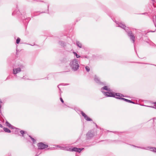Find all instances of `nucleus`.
<instances>
[{
    "mask_svg": "<svg viewBox=\"0 0 156 156\" xmlns=\"http://www.w3.org/2000/svg\"><path fill=\"white\" fill-rule=\"evenodd\" d=\"M115 22L116 24V26L117 27H121L125 30L127 33L128 36L130 38V40L132 41V42L134 44V45L135 37L133 33H132V31L130 30L128 27H126L125 25L123 24L122 22H119L116 21H115ZM134 50L136 51L135 45H134Z\"/></svg>",
    "mask_w": 156,
    "mask_h": 156,
    "instance_id": "obj_1",
    "label": "nucleus"
},
{
    "mask_svg": "<svg viewBox=\"0 0 156 156\" xmlns=\"http://www.w3.org/2000/svg\"><path fill=\"white\" fill-rule=\"evenodd\" d=\"M13 16L17 15L20 18H21L22 20H23V22L25 23L24 20H25L26 22L29 21L30 20V17H27L26 16V13L25 12H23L22 13L20 12L19 10L18 9H16L12 13Z\"/></svg>",
    "mask_w": 156,
    "mask_h": 156,
    "instance_id": "obj_2",
    "label": "nucleus"
},
{
    "mask_svg": "<svg viewBox=\"0 0 156 156\" xmlns=\"http://www.w3.org/2000/svg\"><path fill=\"white\" fill-rule=\"evenodd\" d=\"M69 66L73 71H77L79 69L80 66L78 60L76 58L72 60L70 62Z\"/></svg>",
    "mask_w": 156,
    "mask_h": 156,
    "instance_id": "obj_3",
    "label": "nucleus"
},
{
    "mask_svg": "<svg viewBox=\"0 0 156 156\" xmlns=\"http://www.w3.org/2000/svg\"><path fill=\"white\" fill-rule=\"evenodd\" d=\"M18 66L17 68H14L12 69L13 74L16 77L17 76L16 74L21 71V69H24L25 67V66L21 64H18Z\"/></svg>",
    "mask_w": 156,
    "mask_h": 156,
    "instance_id": "obj_4",
    "label": "nucleus"
},
{
    "mask_svg": "<svg viewBox=\"0 0 156 156\" xmlns=\"http://www.w3.org/2000/svg\"><path fill=\"white\" fill-rule=\"evenodd\" d=\"M84 149V148H78L76 147H73V148H69L67 149L66 150L70 151H74L79 153H80L81 151Z\"/></svg>",
    "mask_w": 156,
    "mask_h": 156,
    "instance_id": "obj_5",
    "label": "nucleus"
},
{
    "mask_svg": "<svg viewBox=\"0 0 156 156\" xmlns=\"http://www.w3.org/2000/svg\"><path fill=\"white\" fill-rule=\"evenodd\" d=\"M38 149L39 150H43L47 148L48 147V145L44 144L42 142L38 143L37 144Z\"/></svg>",
    "mask_w": 156,
    "mask_h": 156,
    "instance_id": "obj_6",
    "label": "nucleus"
},
{
    "mask_svg": "<svg viewBox=\"0 0 156 156\" xmlns=\"http://www.w3.org/2000/svg\"><path fill=\"white\" fill-rule=\"evenodd\" d=\"M94 80L96 83L99 85H105V83L101 82L99 77L96 75L94 76Z\"/></svg>",
    "mask_w": 156,
    "mask_h": 156,
    "instance_id": "obj_7",
    "label": "nucleus"
},
{
    "mask_svg": "<svg viewBox=\"0 0 156 156\" xmlns=\"http://www.w3.org/2000/svg\"><path fill=\"white\" fill-rule=\"evenodd\" d=\"M115 93L109 91L108 92H106L105 93V96L107 97H115Z\"/></svg>",
    "mask_w": 156,
    "mask_h": 156,
    "instance_id": "obj_8",
    "label": "nucleus"
},
{
    "mask_svg": "<svg viewBox=\"0 0 156 156\" xmlns=\"http://www.w3.org/2000/svg\"><path fill=\"white\" fill-rule=\"evenodd\" d=\"M94 134L92 133L91 132V131H89L86 134V139L87 140H90L94 136Z\"/></svg>",
    "mask_w": 156,
    "mask_h": 156,
    "instance_id": "obj_9",
    "label": "nucleus"
},
{
    "mask_svg": "<svg viewBox=\"0 0 156 156\" xmlns=\"http://www.w3.org/2000/svg\"><path fill=\"white\" fill-rule=\"evenodd\" d=\"M81 114L87 121H92V119L88 117L83 111H81Z\"/></svg>",
    "mask_w": 156,
    "mask_h": 156,
    "instance_id": "obj_10",
    "label": "nucleus"
},
{
    "mask_svg": "<svg viewBox=\"0 0 156 156\" xmlns=\"http://www.w3.org/2000/svg\"><path fill=\"white\" fill-rule=\"evenodd\" d=\"M104 90H105L108 91H111L110 88H108L107 86H104L103 87H102L101 89V91L104 94V95L105 94V93L106 92H104L103 91Z\"/></svg>",
    "mask_w": 156,
    "mask_h": 156,
    "instance_id": "obj_11",
    "label": "nucleus"
},
{
    "mask_svg": "<svg viewBox=\"0 0 156 156\" xmlns=\"http://www.w3.org/2000/svg\"><path fill=\"white\" fill-rule=\"evenodd\" d=\"M116 98L119 99L123 100L126 102H128L129 103H131L134 104H135V103L134 102L132 101L126 99L125 98H122L116 97Z\"/></svg>",
    "mask_w": 156,
    "mask_h": 156,
    "instance_id": "obj_12",
    "label": "nucleus"
},
{
    "mask_svg": "<svg viewBox=\"0 0 156 156\" xmlns=\"http://www.w3.org/2000/svg\"><path fill=\"white\" fill-rule=\"evenodd\" d=\"M6 125L7 126H8L9 128L12 129H17L19 130H20V129L16 128V127L12 125L8 121H6L5 122Z\"/></svg>",
    "mask_w": 156,
    "mask_h": 156,
    "instance_id": "obj_13",
    "label": "nucleus"
},
{
    "mask_svg": "<svg viewBox=\"0 0 156 156\" xmlns=\"http://www.w3.org/2000/svg\"><path fill=\"white\" fill-rule=\"evenodd\" d=\"M147 150H150L156 153V147H147Z\"/></svg>",
    "mask_w": 156,
    "mask_h": 156,
    "instance_id": "obj_14",
    "label": "nucleus"
},
{
    "mask_svg": "<svg viewBox=\"0 0 156 156\" xmlns=\"http://www.w3.org/2000/svg\"><path fill=\"white\" fill-rule=\"evenodd\" d=\"M115 98H116V97L122 98V97H124V96L122 94L119 93H115Z\"/></svg>",
    "mask_w": 156,
    "mask_h": 156,
    "instance_id": "obj_15",
    "label": "nucleus"
},
{
    "mask_svg": "<svg viewBox=\"0 0 156 156\" xmlns=\"http://www.w3.org/2000/svg\"><path fill=\"white\" fill-rule=\"evenodd\" d=\"M153 21L154 24V26L156 27L155 30L154 31H151V32H154L156 30V16H155V17H154L153 18Z\"/></svg>",
    "mask_w": 156,
    "mask_h": 156,
    "instance_id": "obj_16",
    "label": "nucleus"
},
{
    "mask_svg": "<svg viewBox=\"0 0 156 156\" xmlns=\"http://www.w3.org/2000/svg\"><path fill=\"white\" fill-rule=\"evenodd\" d=\"M3 129L5 132L6 133H10L11 132V131L7 128L4 127L3 128Z\"/></svg>",
    "mask_w": 156,
    "mask_h": 156,
    "instance_id": "obj_17",
    "label": "nucleus"
},
{
    "mask_svg": "<svg viewBox=\"0 0 156 156\" xmlns=\"http://www.w3.org/2000/svg\"><path fill=\"white\" fill-rule=\"evenodd\" d=\"M76 44L77 46L80 48H82V44L80 42L77 41L76 42Z\"/></svg>",
    "mask_w": 156,
    "mask_h": 156,
    "instance_id": "obj_18",
    "label": "nucleus"
},
{
    "mask_svg": "<svg viewBox=\"0 0 156 156\" xmlns=\"http://www.w3.org/2000/svg\"><path fill=\"white\" fill-rule=\"evenodd\" d=\"M55 146H56V147H59V148H60V149H63V150H66L67 149V148H68V147H63L60 146L59 145H56Z\"/></svg>",
    "mask_w": 156,
    "mask_h": 156,
    "instance_id": "obj_19",
    "label": "nucleus"
},
{
    "mask_svg": "<svg viewBox=\"0 0 156 156\" xmlns=\"http://www.w3.org/2000/svg\"><path fill=\"white\" fill-rule=\"evenodd\" d=\"M132 146H133V147H137L139 148H140L143 149H145V150H147V147H139V146H137L133 145H132Z\"/></svg>",
    "mask_w": 156,
    "mask_h": 156,
    "instance_id": "obj_20",
    "label": "nucleus"
},
{
    "mask_svg": "<svg viewBox=\"0 0 156 156\" xmlns=\"http://www.w3.org/2000/svg\"><path fill=\"white\" fill-rule=\"evenodd\" d=\"M20 133L22 134V136L23 137L25 138V136L24 134L26 133V132H25V131H24L23 130H21L20 131Z\"/></svg>",
    "mask_w": 156,
    "mask_h": 156,
    "instance_id": "obj_21",
    "label": "nucleus"
},
{
    "mask_svg": "<svg viewBox=\"0 0 156 156\" xmlns=\"http://www.w3.org/2000/svg\"><path fill=\"white\" fill-rule=\"evenodd\" d=\"M29 136L31 140H32L33 141V143L34 144H35L36 142V140L34 138H33L30 135H29Z\"/></svg>",
    "mask_w": 156,
    "mask_h": 156,
    "instance_id": "obj_22",
    "label": "nucleus"
},
{
    "mask_svg": "<svg viewBox=\"0 0 156 156\" xmlns=\"http://www.w3.org/2000/svg\"><path fill=\"white\" fill-rule=\"evenodd\" d=\"M154 105L153 106H146L145 105V106L150 108H154L156 109V102H155L154 103Z\"/></svg>",
    "mask_w": 156,
    "mask_h": 156,
    "instance_id": "obj_23",
    "label": "nucleus"
},
{
    "mask_svg": "<svg viewBox=\"0 0 156 156\" xmlns=\"http://www.w3.org/2000/svg\"><path fill=\"white\" fill-rule=\"evenodd\" d=\"M47 149H46V150H47L48 151H51V150H54L55 149V147H48L47 148Z\"/></svg>",
    "mask_w": 156,
    "mask_h": 156,
    "instance_id": "obj_24",
    "label": "nucleus"
},
{
    "mask_svg": "<svg viewBox=\"0 0 156 156\" xmlns=\"http://www.w3.org/2000/svg\"><path fill=\"white\" fill-rule=\"evenodd\" d=\"M73 53L74 55L76 56V58H78L81 57V56L78 55L76 52L73 51Z\"/></svg>",
    "mask_w": 156,
    "mask_h": 156,
    "instance_id": "obj_25",
    "label": "nucleus"
},
{
    "mask_svg": "<svg viewBox=\"0 0 156 156\" xmlns=\"http://www.w3.org/2000/svg\"><path fill=\"white\" fill-rule=\"evenodd\" d=\"M59 44L62 46H64L65 45V42L62 41H59Z\"/></svg>",
    "mask_w": 156,
    "mask_h": 156,
    "instance_id": "obj_26",
    "label": "nucleus"
},
{
    "mask_svg": "<svg viewBox=\"0 0 156 156\" xmlns=\"http://www.w3.org/2000/svg\"><path fill=\"white\" fill-rule=\"evenodd\" d=\"M85 68L87 72H89L90 71V68L89 66H87L85 67Z\"/></svg>",
    "mask_w": 156,
    "mask_h": 156,
    "instance_id": "obj_27",
    "label": "nucleus"
},
{
    "mask_svg": "<svg viewBox=\"0 0 156 156\" xmlns=\"http://www.w3.org/2000/svg\"><path fill=\"white\" fill-rule=\"evenodd\" d=\"M20 39L19 37H18L16 40V43L19 44L20 41Z\"/></svg>",
    "mask_w": 156,
    "mask_h": 156,
    "instance_id": "obj_28",
    "label": "nucleus"
},
{
    "mask_svg": "<svg viewBox=\"0 0 156 156\" xmlns=\"http://www.w3.org/2000/svg\"><path fill=\"white\" fill-rule=\"evenodd\" d=\"M81 58H86L88 59L89 58V56L85 55L82 56H81Z\"/></svg>",
    "mask_w": 156,
    "mask_h": 156,
    "instance_id": "obj_29",
    "label": "nucleus"
},
{
    "mask_svg": "<svg viewBox=\"0 0 156 156\" xmlns=\"http://www.w3.org/2000/svg\"><path fill=\"white\" fill-rule=\"evenodd\" d=\"M109 142H115V143H117L118 141V140H108Z\"/></svg>",
    "mask_w": 156,
    "mask_h": 156,
    "instance_id": "obj_30",
    "label": "nucleus"
},
{
    "mask_svg": "<svg viewBox=\"0 0 156 156\" xmlns=\"http://www.w3.org/2000/svg\"><path fill=\"white\" fill-rule=\"evenodd\" d=\"M47 6H48V9L47 10V11H44V12H41V13H48V8H49V5L48 4L47 5Z\"/></svg>",
    "mask_w": 156,
    "mask_h": 156,
    "instance_id": "obj_31",
    "label": "nucleus"
},
{
    "mask_svg": "<svg viewBox=\"0 0 156 156\" xmlns=\"http://www.w3.org/2000/svg\"><path fill=\"white\" fill-rule=\"evenodd\" d=\"M2 103V101H0V113H2V110H1V108L2 106L1 104Z\"/></svg>",
    "mask_w": 156,
    "mask_h": 156,
    "instance_id": "obj_32",
    "label": "nucleus"
},
{
    "mask_svg": "<svg viewBox=\"0 0 156 156\" xmlns=\"http://www.w3.org/2000/svg\"><path fill=\"white\" fill-rule=\"evenodd\" d=\"M67 61V60L66 58H63L62 62H66Z\"/></svg>",
    "mask_w": 156,
    "mask_h": 156,
    "instance_id": "obj_33",
    "label": "nucleus"
},
{
    "mask_svg": "<svg viewBox=\"0 0 156 156\" xmlns=\"http://www.w3.org/2000/svg\"><path fill=\"white\" fill-rule=\"evenodd\" d=\"M60 85H58V88L59 90H60V95H61V93H62V92L61 91V89L59 87V86Z\"/></svg>",
    "mask_w": 156,
    "mask_h": 156,
    "instance_id": "obj_34",
    "label": "nucleus"
},
{
    "mask_svg": "<svg viewBox=\"0 0 156 156\" xmlns=\"http://www.w3.org/2000/svg\"><path fill=\"white\" fill-rule=\"evenodd\" d=\"M60 100L61 101L62 103H63L64 101L63 100L62 98L61 97H60Z\"/></svg>",
    "mask_w": 156,
    "mask_h": 156,
    "instance_id": "obj_35",
    "label": "nucleus"
},
{
    "mask_svg": "<svg viewBox=\"0 0 156 156\" xmlns=\"http://www.w3.org/2000/svg\"><path fill=\"white\" fill-rule=\"evenodd\" d=\"M107 131L108 132H113V133H117V132H112V131H109V130H108Z\"/></svg>",
    "mask_w": 156,
    "mask_h": 156,
    "instance_id": "obj_36",
    "label": "nucleus"
},
{
    "mask_svg": "<svg viewBox=\"0 0 156 156\" xmlns=\"http://www.w3.org/2000/svg\"><path fill=\"white\" fill-rule=\"evenodd\" d=\"M10 76H8L7 77V78H6V79L5 80H7L9 79H10Z\"/></svg>",
    "mask_w": 156,
    "mask_h": 156,
    "instance_id": "obj_37",
    "label": "nucleus"
},
{
    "mask_svg": "<svg viewBox=\"0 0 156 156\" xmlns=\"http://www.w3.org/2000/svg\"><path fill=\"white\" fill-rule=\"evenodd\" d=\"M27 44L30 45L32 46H33L34 45H35L34 43L33 44Z\"/></svg>",
    "mask_w": 156,
    "mask_h": 156,
    "instance_id": "obj_38",
    "label": "nucleus"
},
{
    "mask_svg": "<svg viewBox=\"0 0 156 156\" xmlns=\"http://www.w3.org/2000/svg\"><path fill=\"white\" fill-rule=\"evenodd\" d=\"M141 14H143V15H146V14H147V13L145 12V13H142Z\"/></svg>",
    "mask_w": 156,
    "mask_h": 156,
    "instance_id": "obj_39",
    "label": "nucleus"
},
{
    "mask_svg": "<svg viewBox=\"0 0 156 156\" xmlns=\"http://www.w3.org/2000/svg\"><path fill=\"white\" fill-rule=\"evenodd\" d=\"M140 37H141L142 36V34L141 33H140Z\"/></svg>",
    "mask_w": 156,
    "mask_h": 156,
    "instance_id": "obj_40",
    "label": "nucleus"
},
{
    "mask_svg": "<svg viewBox=\"0 0 156 156\" xmlns=\"http://www.w3.org/2000/svg\"><path fill=\"white\" fill-rule=\"evenodd\" d=\"M0 127L3 128V126L1 124H0Z\"/></svg>",
    "mask_w": 156,
    "mask_h": 156,
    "instance_id": "obj_41",
    "label": "nucleus"
},
{
    "mask_svg": "<svg viewBox=\"0 0 156 156\" xmlns=\"http://www.w3.org/2000/svg\"><path fill=\"white\" fill-rule=\"evenodd\" d=\"M64 105L66 107H68L69 108H70V107H69V106H67L65 104H64Z\"/></svg>",
    "mask_w": 156,
    "mask_h": 156,
    "instance_id": "obj_42",
    "label": "nucleus"
},
{
    "mask_svg": "<svg viewBox=\"0 0 156 156\" xmlns=\"http://www.w3.org/2000/svg\"><path fill=\"white\" fill-rule=\"evenodd\" d=\"M22 79H25V76H23L22 78H21Z\"/></svg>",
    "mask_w": 156,
    "mask_h": 156,
    "instance_id": "obj_43",
    "label": "nucleus"
},
{
    "mask_svg": "<svg viewBox=\"0 0 156 156\" xmlns=\"http://www.w3.org/2000/svg\"><path fill=\"white\" fill-rule=\"evenodd\" d=\"M3 132V130H0V132Z\"/></svg>",
    "mask_w": 156,
    "mask_h": 156,
    "instance_id": "obj_44",
    "label": "nucleus"
},
{
    "mask_svg": "<svg viewBox=\"0 0 156 156\" xmlns=\"http://www.w3.org/2000/svg\"><path fill=\"white\" fill-rule=\"evenodd\" d=\"M153 2H156L154 0H151Z\"/></svg>",
    "mask_w": 156,
    "mask_h": 156,
    "instance_id": "obj_45",
    "label": "nucleus"
},
{
    "mask_svg": "<svg viewBox=\"0 0 156 156\" xmlns=\"http://www.w3.org/2000/svg\"><path fill=\"white\" fill-rule=\"evenodd\" d=\"M154 44V46L156 47V45H155V44Z\"/></svg>",
    "mask_w": 156,
    "mask_h": 156,
    "instance_id": "obj_46",
    "label": "nucleus"
},
{
    "mask_svg": "<svg viewBox=\"0 0 156 156\" xmlns=\"http://www.w3.org/2000/svg\"><path fill=\"white\" fill-rule=\"evenodd\" d=\"M154 44V46L156 47V45H155V44Z\"/></svg>",
    "mask_w": 156,
    "mask_h": 156,
    "instance_id": "obj_47",
    "label": "nucleus"
},
{
    "mask_svg": "<svg viewBox=\"0 0 156 156\" xmlns=\"http://www.w3.org/2000/svg\"><path fill=\"white\" fill-rule=\"evenodd\" d=\"M153 119H156V118H155V117Z\"/></svg>",
    "mask_w": 156,
    "mask_h": 156,
    "instance_id": "obj_48",
    "label": "nucleus"
},
{
    "mask_svg": "<svg viewBox=\"0 0 156 156\" xmlns=\"http://www.w3.org/2000/svg\"><path fill=\"white\" fill-rule=\"evenodd\" d=\"M1 115H2V114L0 113V116H1Z\"/></svg>",
    "mask_w": 156,
    "mask_h": 156,
    "instance_id": "obj_49",
    "label": "nucleus"
},
{
    "mask_svg": "<svg viewBox=\"0 0 156 156\" xmlns=\"http://www.w3.org/2000/svg\"><path fill=\"white\" fill-rule=\"evenodd\" d=\"M96 127L97 128H98V126L96 124Z\"/></svg>",
    "mask_w": 156,
    "mask_h": 156,
    "instance_id": "obj_50",
    "label": "nucleus"
},
{
    "mask_svg": "<svg viewBox=\"0 0 156 156\" xmlns=\"http://www.w3.org/2000/svg\"><path fill=\"white\" fill-rule=\"evenodd\" d=\"M139 63H141V64H144V63H140V62H139Z\"/></svg>",
    "mask_w": 156,
    "mask_h": 156,
    "instance_id": "obj_51",
    "label": "nucleus"
},
{
    "mask_svg": "<svg viewBox=\"0 0 156 156\" xmlns=\"http://www.w3.org/2000/svg\"><path fill=\"white\" fill-rule=\"evenodd\" d=\"M154 65L156 66V65Z\"/></svg>",
    "mask_w": 156,
    "mask_h": 156,
    "instance_id": "obj_52",
    "label": "nucleus"
},
{
    "mask_svg": "<svg viewBox=\"0 0 156 156\" xmlns=\"http://www.w3.org/2000/svg\"><path fill=\"white\" fill-rule=\"evenodd\" d=\"M38 155H37V156H38ZM36 156H37V155H36Z\"/></svg>",
    "mask_w": 156,
    "mask_h": 156,
    "instance_id": "obj_53",
    "label": "nucleus"
}]
</instances>
